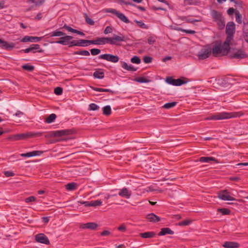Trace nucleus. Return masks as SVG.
<instances>
[{
  "label": "nucleus",
  "mask_w": 248,
  "mask_h": 248,
  "mask_svg": "<svg viewBox=\"0 0 248 248\" xmlns=\"http://www.w3.org/2000/svg\"><path fill=\"white\" fill-rule=\"evenodd\" d=\"M191 223V221L189 220H186L179 223L180 226H186L189 225Z\"/></svg>",
  "instance_id": "nucleus-50"
},
{
  "label": "nucleus",
  "mask_w": 248,
  "mask_h": 248,
  "mask_svg": "<svg viewBox=\"0 0 248 248\" xmlns=\"http://www.w3.org/2000/svg\"><path fill=\"white\" fill-rule=\"evenodd\" d=\"M54 93L56 95H61L62 93V89L61 87H56L54 90Z\"/></svg>",
  "instance_id": "nucleus-47"
},
{
  "label": "nucleus",
  "mask_w": 248,
  "mask_h": 248,
  "mask_svg": "<svg viewBox=\"0 0 248 248\" xmlns=\"http://www.w3.org/2000/svg\"><path fill=\"white\" fill-rule=\"evenodd\" d=\"M31 50H37L40 48V46L38 44H32L31 46Z\"/></svg>",
  "instance_id": "nucleus-59"
},
{
  "label": "nucleus",
  "mask_w": 248,
  "mask_h": 248,
  "mask_svg": "<svg viewBox=\"0 0 248 248\" xmlns=\"http://www.w3.org/2000/svg\"><path fill=\"white\" fill-rule=\"evenodd\" d=\"M177 104V102H170V103H166L165 104L162 108H164L165 109H170V108H173L174 107H175Z\"/></svg>",
  "instance_id": "nucleus-33"
},
{
  "label": "nucleus",
  "mask_w": 248,
  "mask_h": 248,
  "mask_svg": "<svg viewBox=\"0 0 248 248\" xmlns=\"http://www.w3.org/2000/svg\"><path fill=\"white\" fill-rule=\"evenodd\" d=\"M78 203H79L80 204H84L85 206H91V202H88V201H85V202H83V201H78Z\"/></svg>",
  "instance_id": "nucleus-57"
},
{
  "label": "nucleus",
  "mask_w": 248,
  "mask_h": 248,
  "mask_svg": "<svg viewBox=\"0 0 248 248\" xmlns=\"http://www.w3.org/2000/svg\"><path fill=\"white\" fill-rule=\"evenodd\" d=\"M91 40H80L78 42H76L75 41H73L71 42L70 46H86L90 44H89L88 41H90Z\"/></svg>",
  "instance_id": "nucleus-16"
},
{
  "label": "nucleus",
  "mask_w": 248,
  "mask_h": 248,
  "mask_svg": "<svg viewBox=\"0 0 248 248\" xmlns=\"http://www.w3.org/2000/svg\"><path fill=\"white\" fill-rule=\"evenodd\" d=\"M35 239L36 242L40 243L49 245L50 242L47 237L43 233H39L35 235Z\"/></svg>",
  "instance_id": "nucleus-11"
},
{
  "label": "nucleus",
  "mask_w": 248,
  "mask_h": 248,
  "mask_svg": "<svg viewBox=\"0 0 248 248\" xmlns=\"http://www.w3.org/2000/svg\"><path fill=\"white\" fill-rule=\"evenodd\" d=\"M122 63V67L125 69L127 70L128 69V65L124 62H121Z\"/></svg>",
  "instance_id": "nucleus-63"
},
{
  "label": "nucleus",
  "mask_w": 248,
  "mask_h": 248,
  "mask_svg": "<svg viewBox=\"0 0 248 248\" xmlns=\"http://www.w3.org/2000/svg\"><path fill=\"white\" fill-rule=\"evenodd\" d=\"M56 115L55 114H51L46 119L45 122L47 124H50L52 123L55 120Z\"/></svg>",
  "instance_id": "nucleus-32"
},
{
  "label": "nucleus",
  "mask_w": 248,
  "mask_h": 248,
  "mask_svg": "<svg viewBox=\"0 0 248 248\" xmlns=\"http://www.w3.org/2000/svg\"><path fill=\"white\" fill-rule=\"evenodd\" d=\"M22 67L23 69L29 72H32L34 69V67L33 66L28 64L23 65Z\"/></svg>",
  "instance_id": "nucleus-40"
},
{
  "label": "nucleus",
  "mask_w": 248,
  "mask_h": 248,
  "mask_svg": "<svg viewBox=\"0 0 248 248\" xmlns=\"http://www.w3.org/2000/svg\"><path fill=\"white\" fill-rule=\"evenodd\" d=\"M71 134V131L69 129L60 130L53 131L51 133V137H59L63 136L69 135Z\"/></svg>",
  "instance_id": "nucleus-12"
},
{
  "label": "nucleus",
  "mask_w": 248,
  "mask_h": 248,
  "mask_svg": "<svg viewBox=\"0 0 248 248\" xmlns=\"http://www.w3.org/2000/svg\"><path fill=\"white\" fill-rule=\"evenodd\" d=\"M222 246L225 248H238L239 247V244L236 242L226 241Z\"/></svg>",
  "instance_id": "nucleus-19"
},
{
  "label": "nucleus",
  "mask_w": 248,
  "mask_h": 248,
  "mask_svg": "<svg viewBox=\"0 0 248 248\" xmlns=\"http://www.w3.org/2000/svg\"><path fill=\"white\" fill-rule=\"evenodd\" d=\"M231 79L228 78H224L218 80V85L219 87H218V90H221L222 91L226 89H229L231 86Z\"/></svg>",
  "instance_id": "nucleus-7"
},
{
  "label": "nucleus",
  "mask_w": 248,
  "mask_h": 248,
  "mask_svg": "<svg viewBox=\"0 0 248 248\" xmlns=\"http://www.w3.org/2000/svg\"><path fill=\"white\" fill-rule=\"evenodd\" d=\"M243 115L241 112H223L218 113V120H223L233 118L239 117Z\"/></svg>",
  "instance_id": "nucleus-4"
},
{
  "label": "nucleus",
  "mask_w": 248,
  "mask_h": 248,
  "mask_svg": "<svg viewBox=\"0 0 248 248\" xmlns=\"http://www.w3.org/2000/svg\"><path fill=\"white\" fill-rule=\"evenodd\" d=\"M247 57L246 52L242 49H237L230 54L231 58L242 59Z\"/></svg>",
  "instance_id": "nucleus-9"
},
{
  "label": "nucleus",
  "mask_w": 248,
  "mask_h": 248,
  "mask_svg": "<svg viewBox=\"0 0 248 248\" xmlns=\"http://www.w3.org/2000/svg\"><path fill=\"white\" fill-rule=\"evenodd\" d=\"M111 113V107L110 106L108 105L105 106L103 108V113L105 115L109 116Z\"/></svg>",
  "instance_id": "nucleus-29"
},
{
  "label": "nucleus",
  "mask_w": 248,
  "mask_h": 248,
  "mask_svg": "<svg viewBox=\"0 0 248 248\" xmlns=\"http://www.w3.org/2000/svg\"><path fill=\"white\" fill-rule=\"evenodd\" d=\"M166 82L170 84L174 85V86H180L181 85L186 84L187 82V81H184V80L181 78L178 79H173L171 77H169L166 78Z\"/></svg>",
  "instance_id": "nucleus-10"
},
{
  "label": "nucleus",
  "mask_w": 248,
  "mask_h": 248,
  "mask_svg": "<svg viewBox=\"0 0 248 248\" xmlns=\"http://www.w3.org/2000/svg\"><path fill=\"white\" fill-rule=\"evenodd\" d=\"M92 89L95 91L103 92H111V91L108 89H103L96 87H93Z\"/></svg>",
  "instance_id": "nucleus-42"
},
{
  "label": "nucleus",
  "mask_w": 248,
  "mask_h": 248,
  "mask_svg": "<svg viewBox=\"0 0 248 248\" xmlns=\"http://www.w3.org/2000/svg\"><path fill=\"white\" fill-rule=\"evenodd\" d=\"M131 62L134 63L139 64L141 61L139 57L135 56L131 59Z\"/></svg>",
  "instance_id": "nucleus-41"
},
{
  "label": "nucleus",
  "mask_w": 248,
  "mask_h": 248,
  "mask_svg": "<svg viewBox=\"0 0 248 248\" xmlns=\"http://www.w3.org/2000/svg\"><path fill=\"white\" fill-rule=\"evenodd\" d=\"M148 43L150 45H153L156 42V37L150 36L147 39Z\"/></svg>",
  "instance_id": "nucleus-43"
},
{
  "label": "nucleus",
  "mask_w": 248,
  "mask_h": 248,
  "mask_svg": "<svg viewBox=\"0 0 248 248\" xmlns=\"http://www.w3.org/2000/svg\"><path fill=\"white\" fill-rule=\"evenodd\" d=\"M167 234H174L173 231L169 228H163L161 229V231L159 232V235H165Z\"/></svg>",
  "instance_id": "nucleus-24"
},
{
  "label": "nucleus",
  "mask_w": 248,
  "mask_h": 248,
  "mask_svg": "<svg viewBox=\"0 0 248 248\" xmlns=\"http://www.w3.org/2000/svg\"><path fill=\"white\" fill-rule=\"evenodd\" d=\"M110 234V232H109L108 231L105 230V231H103L101 233V235H102V236H108Z\"/></svg>",
  "instance_id": "nucleus-62"
},
{
  "label": "nucleus",
  "mask_w": 248,
  "mask_h": 248,
  "mask_svg": "<svg viewBox=\"0 0 248 248\" xmlns=\"http://www.w3.org/2000/svg\"><path fill=\"white\" fill-rule=\"evenodd\" d=\"M243 36L246 42H248V25L244 27Z\"/></svg>",
  "instance_id": "nucleus-38"
},
{
  "label": "nucleus",
  "mask_w": 248,
  "mask_h": 248,
  "mask_svg": "<svg viewBox=\"0 0 248 248\" xmlns=\"http://www.w3.org/2000/svg\"><path fill=\"white\" fill-rule=\"evenodd\" d=\"M42 135L41 133H21L12 135L8 138L9 140L16 141L25 140L29 137L34 136H40Z\"/></svg>",
  "instance_id": "nucleus-5"
},
{
  "label": "nucleus",
  "mask_w": 248,
  "mask_h": 248,
  "mask_svg": "<svg viewBox=\"0 0 248 248\" xmlns=\"http://www.w3.org/2000/svg\"><path fill=\"white\" fill-rule=\"evenodd\" d=\"M63 28L65 29L67 31H70V32H73V33H77V34H78L79 35H80L81 36H85V34L83 32L79 31H78V30H75V29H74L72 28L71 27H69V26H67L66 24L64 25Z\"/></svg>",
  "instance_id": "nucleus-23"
},
{
  "label": "nucleus",
  "mask_w": 248,
  "mask_h": 248,
  "mask_svg": "<svg viewBox=\"0 0 248 248\" xmlns=\"http://www.w3.org/2000/svg\"><path fill=\"white\" fill-rule=\"evenodd\" d=\"M177 30L179 31H181L182 32H186L187 33H189V34H194L195 33V31H194L191 30H185V29H182L181 28H178L177 29Z\"/></svg>",
  "instance_id": "nucleus-46"
},
{
  "label": "nucleus",
  "mask_w": 248,
  "mask_h": 248,
  "mask_svg": "<svg viewBox=\"0 0 248 248\" xmlns=\"http://www.w3.org/2000/svg\"><path fill=\"white\" fill-rule=\"evenodd\" d=\"M186 5H192L194 4L193 0H184Z\"/></svg>",
  "instance_id": "nucleus-61"
},
{
  "label": "nucleus",
  "mask_w": 248,
  "mask_h": 248,
  "mask_svg": "<svg viewBox=\"0 0 248 248\" xmlns=\"http://www.w3.org/2000/svg\"><path fill=\"white\" fill-rule=\"evenodd\" d=\"M101 52V50L98 48H93L91 49V53L93 55H96L99 54Z\"/></svg>",
  "instance_id": "nucleus-49"
},
{
  "label": "nucleus",
  "mask_w": 248,
  "mask_h": 248,
  "mask_svg": "<svg viewBox=\"0 0 248 248\" xmlns=\"http://www.w3.org/2000/svg\"><path fill=\"white\" fill-rule=\"evenodd\" d=\"M84 15L85 21L87 23H88V24H89L90 25H93L94 24V22L93 21V20L92 19L90 18L87 15V14L86 13H85L84 14Z\"/></svg>",
  "instance_id": "nucleus-37"
},
{
  "label": "nucleus",
  "mask_w": 248,
  "mask_h": 248,
  "mask_svg": "<svg viewBox=\"0 0 248 248\" xmlns=\"http://www.w3.org/2000/svg\"><path fill=\"white\" fill-rule=\"evenodd\" d=\"M118 230L124 232L126 231V226L124 224H122L117 228Z\"/></svg>",
  "instance_id": "nucleus-56"
},
{
  "label": "nucleus",
  "mask_w": 248,
  "mask_h": 248,
  "mask_svg": "<svg viewBox=\"0 0 248 248\" xmlns=\"http://www.w3.org/2000/svg\"><path fill=\"white\" fill-rule=\"evenodd\" d=\"M74 54L75 55H83V56H88L90 55V52L87 51V50H80V51H75L74 52Z\"/></svg>",
  "instance_id": "nucleus-36"
},
{
  "label": "nucleus",
  "mask_w": 248,
  "mask_h": 248,
  "mask_svg": "<svg viewBox=\"0 0 248 248\" xmlns=\"http://www.w3.org/2000/svg\"><path fill=\"white\" fill-rule=\"evenodd\" d=\"M218 212L220 213L222 215H228L231 213V210L228 208H218Z\"/></svg>",
  "instance_id": "nucleus-31"
},
{
  "label": "nucleus",
  "mask_w": 248,
  "mask_h": 248,
  "mask_svg": "<svg viewBox=\"0 0 248 248\" xmlns=\"http://www.w3.org/2000/svg\"><path fill=\"white\" fill-rule=\"evenodd\" d=\"M4 174L6 177L14 176L15 175V173L11 171H5L4 172Z\"/></svg>",
  "instance_id": "nucleus-55"
},
{
  "label": "nucleus",
  "mask_w": 248,
  "mask_h": 248,
  "mask_svg": "<svg viewBox=\"0 0 248 248\" xmlns=\"http://www.w3.org/2000/svg\"><path fill=\"white\" fill-rule=\"evenodd\" d=\"M42 153L43 152L42 151H34L31 152L27 153V154L28 157H29L34 156L40 155L42 154Z\"/></svg>",
  "instance_id": "nucleus-35"
},
{
  "label": "nucleus",
  "mask_w": 248,
  "mask_h": 248,
  "mask_svg": "<svg viewBox=\"0 0 248 248\" xmlns=\"http://www.w3.org/2000/svg\"><path fill=\"white\" fill-rule=\"evenodd\" d=\"M36 200V198L34 196H30L25 199V201L28 203L30 202H34Z\"/></svg>",
  "instance_id": "nucleus-52"
},
{
  "label": "nucleus",
  "mask_w": 248,
  "mask_h": 248,
  "mask_svg": "<svg viewBox=\"0 0 248 248\" xmlns=\"http://www.w3.org/2000/svg\"><path fill=\"white\" fill-rule=\"evenodd\" d=\"M42 18V13H39L37 16L35 17V19L36 20H39Z\"/></svg>",
  "instance_id": "nucleus-64"
},
{
  "label": "nucleus",
  "mask_w": 248,
  "mask_h": 248,
  "mask_svg": "<svg viewBox=\"0 0 248 248\" xmlns=\"http://www.w3.org/2000/svg\"><path fill=\"white\" fill-rule=\"evenodd\" d=\"M106 11V12H108V13H112V14L115 15L116 16L119 13V12L117 11L116 9H111V8L107 9Z\"/></svg>",
  "instance_id": "nucleus-48"
},
{
  "label": "nucleus",
  "mask_w": 248,
  "mask_h": 248,
  "mask_svg": "<svg viewBox=\"0 0 248 248\" xmlns=\"http://www.w3.org/2000/svg\"><path fill=\"white\" fill-rule=\"evenodd\" d=\"M104 72L102 69H99L93 73L94 78L99 79H102L104 77Z\"/></svg>",
  "instance_id": "nucleus-26"
},
{
  "label": "nucleus",
  "mask_w": 248,
  "mask_h": 248,
  "mask_svg": "<svg viewBox=\"0 0 248 248\" xmlns=\"http://www.w3.org/2000/svg\"><path fill=\"white\" fill-rule=\"evenodd\" d=\"M99 59L105 60L107 61L112 62H117L119 60V58L116 55H113L110 54H104L99 56Z\"/></svg>",
  "instance_id": "nucleus-8"
},
{
  "label": "nucleus",
  "mask_w": 248,
  "mask_h": 248,
  "mask_svg": "<svg viewBox=\"0 0 248 248\" xmlns=\"http://www.w3.org/2000/svg\"><path fill=\"white\" fill-rule=\"evenodd\" d=\"M236 21L238 23H241V16L239 13H236L235 14Z\"/></svg>",
  "instance_id": "nucleus-53"
},
{
  "label": "nucleus",
  "mask_w": 248,
  "mask_h": 248,
  "mask_svg": "<svg viewBox=\"0 0 248 248\" xmlns=\"http://www.w3.org/2000/svg\"><path fill=\"white\" fill-rule=\"evenodd\" d=\"M128 40L127 37L121 34V35H114L112 37H101L98 38L94 40L88 41L89 44L97 45L109 44L110 45H120L117 44L118 42H126Z\"/></svg>",
  "instance_id": "nucleus-2"
},
{
  "label": "nucleus",
  "mask_w": 248,
  "mask_h": 248,
  "mask_svg": "<svg viewBox=\"0 0 248 248\" xmlns=\"http://www.w3.org/2000/svg\"><path fill=\"white\" fill-rule=\"evenodd\" d=\"M98 227L97 224L94 222H88L87 223H82L79 225V228L82 229H89L91 230H95Z\"/></svg>",
  "instance_id": "nucleus-13"
},
{
  "label": "nucleus",
  "mask_w": 248,
  "mask_h": 248,
  "mask_svg": "<svg viewBox=\"0 0 248 248\" xmlns=\"http://www.w3.org/2000/svg\"><path fill=\"white\" fill-rule=\"evenodd\" d=\"M77 185L75 183H68L65 186L66 189L68 190L72 191L77 188Z\"/></svg>",
  "instance_id": "nucleus-30"
},
{
  "label": "nucleus",
  "mask_w": 248,
  "mask_h": 248,
  "mask_svg": "<svg viewBox=\"0 0 248 248\" xmlns=\"http://www.w3.org/2000/svg\"><path fill=\"white\" fill-rule=\"evenodd\" d=\"M102 204V202L100 200H96L91 202V206H100Z\"/></svg>",
  "instance_id": "nucleus-44"
},
{
  "label": "nucleus",
  "mask_w": 248,
  "mask_h": 248,
  "mask_svg": "<svg viewBox=\"0 0 248 248\" xmlns=\"http://www.w3.org/2000/svg\"><path fill=\"white\" fill-rule=\"evenodd\" d=\"M146 218L149 222L153 223H156L160 220V218L154 213H150L148 214L146 217Z\"/></svg>",
  "instance_id": "nucleus-17"
},
{
  "label": "nucleus",
  "mask_w": 248,
  "mask_h": 248,
  "mask_svg": "<svg viewBox=\"0 0 248 248\" xmlns=\"http://www.w3.org/2000/svg\"><path fill=\"white\" fill-rule=\"evenodd\" d=\"M73 38V37L69 35H66L60 38L59 41L56 42V43L66 45L69 41Z\"/></svg>",
  "instance_id": "nucleus-20"
},
{
  "label": "nucleus",
  "mask_w": 248,
  "mask_h": 248,
  "mask_svg": "<svg viewBox=\"0 0 248 248\" xmlns=\"http://www.w3.org/2000/svg\"><path fill=\"white\" fill-rule=\"evenodd\" d=\"M215 57H217V42L203 46L197 54L198 59L203 60L209 57L211 53Z\"/></svg>",
  "instance_id": "nucleus-3"
},
{
  "label": "nucleus",
  "mask_w": 248,
  "mask_h": 248,
  "mask_svg": "<svg viewBox=\"0 0 248 248\" xmlns=\"http://www.w3.org/2000/svg\"><path fill=\"white\" fill-rule=\"evenodd\" d=\"M218 198L223 201H236L227 190H222L218 192Z\"/></svg>",
  "instance_id": "nucleus-6"
},
{
  "label": "nucleus",
  "mask_w": 248,
  "mask_h": 248,
  "mask_svg": "<svg viewBox=\"0 0 248 248\" xmlns=\"http://www.w3.org/2000/svg\"><path fill=\"white\" fill-rule=\"evenodd\" d=\"M43 38L42 37H34V36H26L22 39V42H39Z\"/></svg>",
  "instance_id": "nucleus-18"
},
{
  "label": "nucleus",
  "mask_w": 248,
  "mask_h": 248,
  "mask_svg": "<svg viewBox=\"0 0 248 248\" xmlns=\"http://www.w3.org/2000/svg\"><path fill=\"white\" fill-rule=\"evenodd\" d=\"M50 37L62 36L65 35V33L61 31H55L48 34Z\"/></svg>",
  "instance_id": "nucleus-27"
},
{
  "label": "nucleus",
  "mask_w": 248,
  "mask_h": 248,
  "mask_svg": "<svg viewBox=\"0 0 248 248\" xmlns=\"http://www.w3.org/2000/svg\"><path fill=\"white\" fill-rule=\"evenodd\" d=\"M117 17H118L121 21L125 23H129V20H128V19L123 13L119 12L118 15L117 16Z\"/></svg>",
  "instance_id": "nucleus-28"
},
{
  "label": "nucleus",
  "mask_w": 248,
  "mask_h": 248,
  "mask_svg": "<svg viewBox=\"0 0 248 248\" xmlns=\"http://www.w3.org/2000/svg\"><path fill=\"white\" fill-rule=\"evenodd\" d=\"M45 2V0H28L27 2L32 3L35 4V6H40L42 5Z\"/></svg>",
  "instance_id": "nucleus-34"
},
{
  "label": "nucleus",
  "mask_w": 248,
  "mask_h": 248,
  "mask_svg": "<svg viewBox=\"0 0 248 248\" xmlns=\"http://www.w3.org/2000/svg\"><path fill=\"white\" fill-rule=\"evenodd\" d=\"M99 107L96 104L92 103L89 105V110H96L99 109Z\"/></svg>",
  "instance_id": "nucleus-45"
},
{
  "label": "nucleus",
  "mask_w": 248,
  "mask_h": 248,
  "mask_svg": "<svg viewBox=\"0 0 248 248\" xmlns=\"http://www.w3.org/2000/svg\"><path fill=\"white\" fill-rule=\"evenodd\" d=\"M234 11H235V10H234V8H230L227 10V14L229 15H230V16H232V15L234 14Z\"/></svg>",
  "instance_id": "nucleus-60"
},
{
  "label": "nucleus",
  "mask_w": 248,
  "mask_h": 248,
  "mask_svg": "<svg viewBox=\"0 0 248 248\" xmlns=\"http://www.w3.org/2000/svg\"><path fill=\"white\" fill-rule=\"evenodd\" d=\"M135 22L137 24V25L141 28L143 29H148V26L144 24L141 21H138L135 20Z\"/></svg>",
  "instance_id": "nucleus-39"
},
{
  "label": "nucleus",
  "mask_w": 248,
  "mask_h": 248,
  "mask_svg": "<svg viewBox=\"0 0 248 248\" xmlns=\"http://www.w3.org/2000/svg\"><path fill=\"white\" fill-rule=\"evenodd\" d=\"M181 19L183 21H185L187 23H193L195 22H200L202 21L201 18L194 19L192 18L190 16H182L181 17Z\"/></svg>",
  "instance_id": "nucleus-21"
},
{
  "label": "nucleus",
  "mask_w": 248,
  "mask_h": 248,
  "mask_svg": "<svg viewBox=\"0 0 248 248\" xmlns=\"http://www.w3.org/2000/svg\"><path fill=\"white\" fill-rule=\"evenodd\" d=\"M235 32V25L233 22H229L226 26L227 38L223 44L218 41V57L228 54L230 50V45L233 39Z\"/></svg>",
  "instance_id": "nucleus-1"
},
{
  "label": "nucleus",
  "mask_w": 248,
  "mask_h": 248,
  "mask_svg": "<svg viewBox=\"0 0 248 248\" xmlns=\"http://www.w3.org/2000/svg\"><path fill=\"white\" fill-rule=\"evenodd\" d=\"M15 47L13 43H8L0 39V47L7 50H11Z\"/></svg>",
  "instance_id": "nucleus-14"
},
{
  "label": "nucleus",
  "mask_w": 248,
  "mask_h": 248,
  "mask_svg": "<svg viewBox=\"0 0 248 248\" xmlns=\"http://www.w3.org/2000/svg\"><path fill=\"white\" fill-rule=\"evenodd\" d=\"M143 60L144 63H149L151 62L152 58L149 56H145L144 57Z\"/></svg>",
  "instance_id": "nucleus-51"
},
{
  "label": "nucleus",
  "mask_w": 248,
  "mask_h": 248,
  "mask_svg": "<svg viewBox=\"0 0 248 248\" xmlns=\"http://www.w3.org/2000/svg\"><path fill=\"white\" fill-rule=\"evenodd\" d=\"M136 81L140 83H146L148 81L147 79H146L144 78L143 77L137 79Z\"/></svg>",
  "instance_id": "nucleus-58"
},
{
  "label": "nucleus",
  "mask_w": 248,
  "mask_h": 248,
  "mask_svg": "<svg viewBox=\"0 0 248 248\" xmlns=\"http://www.w3.org/2000/svg\"><path fill=\"white\" fill-rule=\"evenodd\" d=\"M112 31V29L111 27L110 26H107L104 31V33L105 34H108L109 33H111V32Z\"/></svg>",
  "instance_id": "nucleus-54"
},
{
  "label": "nucleus",
  "mask_w": 248,
  "mask_h": 248,
  "mask_svg": "<svg viewBox=\"0 0 248 248\" xmlns=\"http://www.w3.org/2000/svg\"><path fill=\"white\" fill-rule=\"evenodd\" d=\"M199 161L202 162H206V163H210L211 161H213L215 162H217L216 159L213 157H208V156H203L199 158Z\"/></svg>",
  "instance_id": "nucleus-25"
},
{
  "label": "nucleus",
  "mask_w": 248,
  "mask_h": 248,
  "mask_svg": "<svg viewBox=\"0 0 248 248\" xmlns=\"http://www.w3.org/2000/svg\"><path fill=\"white\" fill-rule=\"evenodd\" d=\"M118 194L121 197L126 199H129L132 194L131 192L129 191L127 188L124 187L120 190Z\"/></svg>",
  "instance_id": "nucleus-15"
},
{
  "label": "nucleus",
  "mask_w": 248,
  "mask_h": 248,
  "mask_svg": "<svg viewBox=\"0 0 248 248\" xmlns=\"http://www.w3.org/2000/svg\"><path fill=\"white\" fill-rule=\"evenodd\" d=\"M140 235L143 238H151L155 235V233L154 232H147L140 233Z\"/></svg>",
  "instance_id": "nucleus-22"
}]
</instances>
